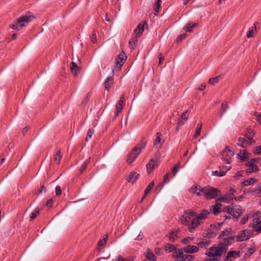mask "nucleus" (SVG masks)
Segmentation results:
<instances>
[{"label": "nucleus", "instance_id": "obj_1", "mask_svg": "<svg viewBox=\"0 0 261 261\" xmlns=\"http://www.w3.org/2000/svg\"><path fill=\"white\" fill-rule=\"evenodd\" d=\"M35 18V16L30 12H27L21 15L11 24L10 27L13 29L20 30Z\"/></svg>", "mask_w": 261, "mask_h": 261}, {"label": "nucleus", "instance_id": "obj_2", "mask_svg": "<svg viewBox=\"0 0 261 261\" xmlns=\"http://www.w3.org/2000/svg\"><path fill=\"white\" fill-rule=\"evenodd\" d=\"M146 143V139L142 138L140 143L128 154L127 162L128 164H131L136 160L141 152L142 149L145 147Z\"/></svg>", "mask_w": 261, "mask_h": 261}, {"label": "nucleus", "instance_id": "obj_3", "mask_svg": "<svg viewBox=\"0 0 261 261\" xmlns=\"http://www.w3.org/2000/svg\"><path fill=\"white\" fill-rule=\"evenodd\" d=\"M206 199H215L220 194V191L214 187H204L201 189Z\"/></svg>", "mask_w": 261, "mask_h": 261}, {"label": "nucleus", "instance_id": "obj_4", "mask_svg": "<svg viewBox=\"0 0 261 261\" xmlns=\"http://www.w3.org/2000/svg\"><path fill=\"white\" fill-rule=\"evenodd\" d=\"M186 253L181 249H177L175 254L172 255L173 258L177 259V261H192L194 259V256L193 255Z\"/></svg>", "mask_w": 261, "mask_h": 261}, {"label": "nucleus", "instance_id": "obj_5", "mask_svg": "<svg viewBox=\"0 0 261 261\" xmlns=\"http://www.w3.org/2000/svg\"><path fill=\"white\" fill-rule=\"evenodd\" d=\"M210 250V251L206 253L208 257H214L221 256L223 253L227 252V249L223 248L220 243L219 244V246L212 247Z\"/></svg>", "mask_w": 261, "mask_h": 261}, {"label": "nucleus", "instance_id": "obj_6", "mask_svg": "<svg viewBox=\"0 0 261 261\" xmlns=\"http://www.w3.org/2000/svg\"><path fill=\"white\" fill-rule=\"evenodd\" d=\"M234 155V152L228 147H226L222 152V159L226 164H230L231 162V158Z\"/></svg>", "mask_w": 261, "mask_h": 261}, {"label": "nucleus", "instance_id": "obj_7", "mask_svg": "<svg viewBox=\"0 0 261 261\" xmlns=\"http://www.w3.org/2000/svg\"><path fill=\"white\" fill-rule=\"evenodd\" d=\"M238 142H239L237 143L238 145L243 148H245L247 146L251 145L254 142V141L251 137L247 136V138H239Z\"/></svg>", "mask_w": 261, "mask_h": 261}, {"label": "nucleus", "instance_id": "obj_8", "mask_svg": "<svg viewBox=\"0 0 261 261\" xmlns=\"http://www.w3.org/2000/svg\"><path fill=\"white\" fill-rule=\"evenodd\" d=\"M243 211L240 205H234L233 204L231 211L230 212V215H231L233 218H238L241 214H242Z\"/></svg>", "mask_w": 261, "mask_h": 261}, {"label": "nucleus", "instance_id": "obj_9", "mask_svg": "<svg viewBox=\"0 0 261 261\" xmlns=\"http://www.w3.org/2000/svg\"><path fill=\"white\" fill-rule=\"evenodd\" d=\"M235 238L234 236L230 237L225 238L222 239V242H220V244L223 248H226L227 251L228 250V246L232 245L235 242Z\"/></svg>", "mask_w": 261, "mask_h": 261}, {"label": "nucleus", "instance_id": "obj_10", "mask_svg": "<svg viewBox=\"0 0 261 261\" xmlns=\"http://www.w3.org/2000/svg\"><path fill=\"white\" fill-rule=\"evenodd\" d=\"M159 164L160 162L158 159H150V162L146 165V168L148 173H150L153 169L158 167Z\"/></svg>", "mask_w": 261, "mask_h": 261}, {"label": "nucleus", "instance_id": "obj_11", "mask_svg": "<svg viewBox=\"0 0 261 261\" xmlns=\"http://www.w3.org/2000/svg\"><path fill=\"white\" fill-rule=\"evenodd\" d=\"M126 58L127 57L125 55V53L123 51H122L116 59V64L121 68L124 64Z\"/></svg>", "mask_w": 261, "mask_h": 261}, {"label": "nucleus", "instance_id": "obj_12", "mask_svg": "<svg viewBox=\"0 0 261 261\" xmlns=\"http://www.w3.org/2000/svg\"><path fill=\"white\" fill-rule=\"evenodd\" d=\"M234 231L232 230L231 228H229L224 229L222 231L219 236L218 239H222L225 238L230 237L234 236Z\"/></svg>", "mask_w": 261, "mask_h": 261}, {"label": "nucleus", "instance_id": "obj_13", "mask_svg": "<svg viewBox=\"0 0 261 261\" xmlns=\"http://www.w3.org/2000/svg\"><path fill=\"white\" fill-rule=\"evenodd\" d=\"M139 175L140 174L136 172H131L129 173L126 177V180L128 182L131 183L132 184H134L138 179Z\"/></svg>", "mask_w": 261, "mask_h": 261}, {"label": "nucleus", "instance_id": "obj_14", "mask_svg": "<svg viewBox=\"0 0 261 261\" xmlns=\"http://www.w3.org/2000/svg\"><path fill=\"white\" fill-rule=\"evenodd\" d=\"M180 249L184 250V252H185L186 253H194L199 251L198 247L194 245H187L186 247Z\"/></svg>", "mask_w": 261, "mask_h": 261}, {"label": "nucleus", "instance_id": "obj_15", "mask_svg": "<svg viewBox=\"0 0 261 261\" xmlns=\"http://www.w3.org/2000/svg\"><path fill=\"white\" fill-rule=\"evenodd\" d=\"M247 232L246 230H244L240 231V233L237 236H234V238L236 239L237 242H242L246 241L249 239V237L246 235V232Z\"/></svg>", "mask_w": 261, "mask_h": 261}, {"label": "nucleus", "instance_id": "obj_16", "mask_svg": "<svg viewBox=\"0 0 261 261\" xmlns=\"http://www.w3.org/2000/svg\"><path fill=\"white\" fill-rule=\"evenodd\" d=\"M200 220L196 217L192 220L190 225L188 227V230L190 232H193L195 230V228L200 225Z\"/></svg>", "mask_w": 261, "mask_h": 261}, {"label": "nucleus", "instance_id": "obj_17", "mask_svg": "<svg viewBox=\"0 0 261 261\" xmlns=\"http://www.w3.org/2000/svg\"><path fill=\"white\" fill-rule=\"evenodd\" d=\"M147 25L146 22H143V23H139L137 28L134 30V33L136 36L140 37L142 34L144 30L145 25Z\"/></svg>", "mask_w": 261, "mask_h": 261}, {"label": "nucleus", "instance_id": "obj_18", "mask_svg": "<svg viewBox=\"0 0 261 261\" xmlns=\"http://www.w3.org/2000/svg\"><path fill=\"white\" fill-rule=\"evenodd\" d=\"M245 166L248 167L247 169V173L256 172L259 170L258 166L250 161L246 163Z\"/></svg>", "mask_w": 261, "mask_h": 261}, {"label": "nucleus", "instance_id": "obj_19", "mask_svg": "<svg viewBox=\"0 0 261 261\" xmlns=\"http://www.w3.org/2000/svg\"><path fill=\"white\" fill-rule=\"evenodd\" d=\"M114 78L113 75L107 77L104 82L105 90L109 91L110 87L114 84Z\"/></svg>", "mask_w": 261, "mask_h": 261}, {"label": "nucleus", "instance_id": "obj_20", "mask_svg": "<svg viewBox=\"0 0 261 261\" xmlns=\"http://www.w3.org/2000/svg\"><path fill=\"white\" fill-rule=\"evenodd\" d=\"M180 231L179 229L175 231H172L169 233V239L172 242H174L178 238V233Z\"/></svg>", "mask_w": 261, "mask_h": 261}, {"label": "nucleus", "instance_id": "obj_21", "mask_svg": "<svg viewBox=\"0 0 261 261\" xmlns=\"http://www.w3.org/2000/svg\"><path fill=\"white\" fill-rule=\"evenodd\" d=\"M257 22H255L253 24V25L249 28V31H248L247 33V38H249L251 37H252L255 33L256 32V24H257Z\"/></svg>", "mask_w": 261, "mask_h": 261}, {"label": "nucleus", "instance_id": "obj_22", "mask_svg": "<svg viewBox=\"0 0 261 261\" xmlns=\"http://www.w3.org/2000/svg\"><path fill=\"white\" fill-rule=\"evenodd\" d=\"M203 189V188L200 186H195L194 187H192L191 189V191L194 194H196L198 196H203V194L202 193V191H201V189Z\"/></svg>", "mask_w": 261, "mask_h": 261}, {"label": "nucleus", "instance_id": "obj_23", "mask_svg": "<svg viewBox=\"0 0 261 261\" xmlns=\"http://www.w3.org/2000/svg\"><path fill=\"white\" fill-rule=\"evenodd\" d=\"M180 221L182 224L188 226V227H189V225H190L191 223V217L187 216H181Z\"/></svg>", "mask_w": 261, "mask_h": 261}, {"label": "nucleus", "instance_id": "obj_24", "mask_svg": "<svg viewBox=\"0 0 261 261\" xmlns=\"http://www.w3.org/2000/svg\"><path fill=\"white\" fill-rule=\"evenodd\" d=\"M237 158L240 159L242 161H245L248 158V153L246 150L240 151L237 154Z\"/></svg>", "mask_w": 261, "mask_h": 261}, {"label": "nucleus", "instance_id": "obj_25", "mask_svg": "<svg viewBox=\"0 0 261 261\" xmlns=\"http://www.w3.org/2000/svg\"><path fill=\"white\" fill-rule=\"evenodd\" d=\"M210 240L202 239L201 241L197 243V245L200 248H206L210 245Z\"/></svg>", "mask_w": 261, "mask_h": 261}, {"label": "nucleus", "instance_id": "obj_26", "mask_svg": "<svg viewBox=\"0 0 261 261\" xmlns=\"http://www.w3.org/2000/svg\"><path fill=\"white\" fill-rule=\"evenodd\" d=\"M257 180L253 178H250L247 180H244L242 182V186H247L249 185H253L256 182Z\"/></svg>", "mask_w": 261, "mask_h": 261}, {"label": "nucleus", "instance_id": "obj_27", "mask_svg": "<svg viewBox=\"0 0 261 261\" xmlns=\"http://www.w3.org/2000/svg\"><path fill=\"white\" fill-rule=\"evenodd\" d=\"M222 205L221 203L217 202L213 207V213L215 215H217L221 211V207Z\"/></svg>", "mask_w": 261, "mask_h": 261}, {"label": "nucleus", "instance_id": "obj_28", "mask_svg": "<svg viewBox=\"0 0 261 261\" xmlns=\"http://www.w3.org/2000/svg\"><path fill=\"white\" fill-rule=\"evenodd\" d=\"M232 200V198L230 197V196L228 195L227 194L222 196L216 200V201H220V202H225L226 203L230 202V201Z\"/></svg>", "mask_w": 261, "mask_h": 261}, {"label": "nucleus", "instance_id": "obj_29", "mask_svg": "<svg viewBox=\"0 0 261 261\" xmlns=\"http://www.w3.org/2000/svg\"><path fill=\"white\" fill-rule=\"evenodd\" d=\"M210 214V212L206 210H203L197 216L200 220L205 219L207 216Z\"/></svg>", "mask_w": 261, "mask_h": 261}, {"label": "nucleus", "instance_id": "obj_30", "mask_svg": "<svg viewBox=\"0 0 261 261\" xmlns=\"http://www.w3.org/2000/svg\"><path fill=\"white\" fill-rule=\"evenodd\" d=\"M228 108V106L227 102H226V101L223 102L221 105V108L220 113V117H222V116L226 112V111H227Z\"/></svg>", "mask_w": 261, "mask_h": 261}, {"label": "nucleus", "instance_id": "obj_31", "mask_svg": "<svg viewBox=\"0 0 261 261\" xmlns=\"http://www.w3.org/2000/svg\"><path fill=\"white\" fill-rule=\"evenodd\" d=\"M231 166L227 167L225 166H222L221 167H219L220 175L221 176H223L224 175H225V174L227 173V172L228 171L231 169Z\"/></svg>", "mask_w": 261, "mask_h": 261}, {"label": "nucleus", "instance_id": "obj_32", "mask_svg": "<svg viewBox=\"0 0 261 261\" xmlns=\"http://www.w3.org/2000/svg\"><path fill=\"white\" fill-rule=\"evenodd\" d=\"M196 25V23L189 22L184 27V30L187 32H191L192 29Z\"/></svg>", "mask_w": 261, "mask_h": 261}, {"label": "nucleus", "instance_id": "obj_33", "mask_svg": "<svg viewBox=\"0 0 261 261\" xmlns=\"http://www.w3.org/2000/svg\"><path fill=\"white\" fill-rule=\"evenodd\" d=\"M138 36H135L134 37H133L129 41V45L130 46V49H134L135 46H136L137 42H138Z\"/></svg>", "mask_w": 261, "mask_h": 261}, {"label": "nucleus", "instance_id": "obj_34", "mask_svg": "<svg viewBox=\"0 0 261 261\" xmlns=\"http://www.w3.org/2000/svg\"><path fill=\"white\" fill-rule=\"evenodd\" d=\"M239 251H230L227 253V255L229 258H236L237 257H239L240 256Z\"/></svg>", "mask_w": 261, "mask_h": 261}, {"label": "nucleus", "instance_id": "obj_35", "mask_svg": "<svg viewBox=\"0 0 261 261\" xmlns=\"http://www.w3.org/2000/svg\"><path fill=\"white\" fill-rule=\"evenodd\" d=\"M90 159L89 158L84 162V163L82 164V165L81 166L80 169L81 174H82L83 173V172L85 171V170L87 168L88 165L90 163Z\"/></svg>", "mask_w": 261, "mask_h": 261}, {"label": "nucleus", "instance_id": "obj_36", "mask_svg": "<svg viewBox=\"0 0 261 261\" xmlns=\"http://www.w3.org/2000/svg\"><path fill=\"white\" fill-rule=\"evenodd\" d=\"M161 3L162 0H156V2L154 4L153 6V9L155 12V13H154L155 15H157L159 12V10L161 8Z\"/></svg>", "mask_w": 261, "mask_h": 261}, {"label": "nucleus", "instance_id": "obj_37", "mask_svg": "<svg viewBox=\"0 0 261 261\" xmlns=\"http://www.w3.org/2000/svg\"><path fill=\"white\" fill-rule=\"evenodd\" d=\"M40 214V210L38 207L36 208L31 213L30 216V221L34 220Z\"/></svg>", "mask_w": 261, "mask_h": 261}, {"label": "nucleus", "instance_id": "obj_38", "mask_svg": "<svg viewBox=\"0 0 261 261\" xmlns=\"http://www.w3.org/2000/svg\"><path fill=\"white\" fill-rule=\"evenodd\" d=\"M154 185V183L153 181L151 182L149 184V185L147 186V187L145 190L144 197H146V195H148L150 193V191L152 190Z\"/></svg>", "mask_w": 261, "mask_h": 261}, {"label": "nucleus", "instance_id": "obj_39", "mask_svg": "<svg viewBox=\"0 0 261 261\" xmlns=\"http://www.w3.org/2000/svg\"><path fill=\"white\" fill-rule=\"evenodd\" d=\"M164 249L165 251H169V252H172L173 251H175L176 252L177 251L175 246L171 244H168L166 245Z\"/></svg>", "mask_w": 261, "mask_h": 261}, {"label": "nucleus", "instance_id": "obj_40", "mask_svg": "<svg viewBox=\"0 0 261 261\" xmlns=\"http://www.w3.org/2000/svg\"><path fill=\"white\" fill-rule=\"evenodd\" d=\"M71 66V71L72 73L75 74L77 70H80L79 66L74 62H72Z\"/></svg>", "mask_w": 261, "mask_h": 261}, {"label": "nucleus", "instance_id": "obj_41", "mask_svg": "<svg viewBox=\"0 0 261 261\" xmlns=\"http://www.w3.org/2000/svg\"><path fill=\"white\" fill-rule=\"evenodd\" d=\"M146 257L149 261H156V257L152 252H148Z\"/></svg>", "mask_w": 261, "mask_h": 261}, {"label": "nucleus", "instance_id": "obj_42", "mask_svg": "<svg viewBox=\"0 0 261 261\" xmlns=\"http://www.w3.org/2000/svg\"><path fill=\"white\" fill-rule=\"evenodd\" d=\"M170 174V173H168L164 176L163 181V182H161L159 184V186L163 187L165 184L167 183V182H168L169 181V176Z\"/></svg>", "mask_w": 261, "mask_h": 261}, {"label": "nucleus", "instance_id": "obj_43", "mask_svg": "<svg viewBox=\"0 0 261 261\" xmlns=\"http://www.w3.org/2000/svg\"><path fill=\"white\" fill-rule=\"evenodd\" d=\"M161 136H162V134L158 132L156 133V138L154 140V142H153L154 145H156L161 142Z\"/></svg>", "mask_w": 261, "mask_h": 261}, {"label": "nucleus", "instance_id": "obj_44", "mask_svg": "<svg viewBox=\"0 0 261 261\" xmlns=\"http://www.w3.org/2000/svg\"><path fill=\"white\" fill-rule=\"evenodd\" d=\"M221 77V75L216 76L214 77L211 78L209 79L208 83L210 84L214 85L218 82V81Z\"/></svg>", "mask_w": 261, "mask_h": 261}, {"label": "nucleus", "instance_id": "obj_45", "mask_svg": "<svg viewBox=\"0 0 261 261\" xmlns=\"http://www.w3.org/2000/svg\"><path fill=\"white\" fill-rule=\"evenodd\" d=\"M61 152L60 150H58L57 151L55 155L54 156V160L56 162L57 164H59L61 159V156L60 155Z\"/></svg>", "mask_w": 261, "mask_h": 261}, {"label": "nucleus", "instance_id": "obj_46", "mask_svg": "<svg viewBox=\"0 0 261 261\" xmlns=\"http://www.w3.org/2000/svg\"><path fill=\"white\" fill-rule=\"evenodd\" d=\"M180 168V163H178L172 169V173L173 176H175L176 174L178 171L179 169Z\"/></svg>", "mask_w": 261, "mask_h": 261}, {"label": "nucleus", "instance_id": "obj_47", "mask_svg": "<svg viewBox=\"0 0 261 261\" xmlns=\"http://www.w3.org/2000/svg\"><path fill=\"white\" fill-rule=\"evenodd\" d=\"M94 133V131L93 129H89L88 130L87 134V137L86 138V141H88L89 139H90L92 135H93Z\"/></svg>", "mask_w": 261, "mask_h": 261}, {"label": "nucleus", "instance_id": "obj_48", "mask_svg": "<svg viewBox=\"0 0 261 261\" xmlns=\"http://www.w3.org/2000/svg\"><path fill=\"white\" fill-rule=\"evenodd\" d=\"M201 130V124H198V125L197 126L196 130V132H195V133L194 135V138H196L200 135Z\"/></svg>", "mask_w": 261, "mask_h": 261}, {"label": "nucleus", "instance_id": "obj_49", "mask_svg": "<svg viewBox=\"0 0 261 261\" xmlns=\"http://www.w3.org/2000/svg\"><path fill=\"white\" fill-rule=\"evenodd\" d=\"M90 37L91 41L93 43H95L97 42L96 35L95 31H93L92 32L91 34L90 35Z\"/></svg>", "mask_w": 261, "mask_h": 261}, {"label": "nucleus", "instance_id": "obj_50", "mask_svg": "<svg viewBox=\"0 0 261 261\" xmlns=\"http://www.w3.org/2000/svg\"><path fill=\"white\" fill-rule=\"evenodd\" d=\"M107 240V236H106V238L100 240L97 244L98 247H101L104 246V245L106 244V241Z\"/></svg>", "mask_w": 261, "mask_h": 261}, {"label": "nucleus", "instance_id": "obj_51", "mask_svg": "<svg viewBox=\"0 0 261 261\" xmlns=\"http://www.w3.org/2000/svg\"><path fill=\"white\" fill-rule=\"evenodd\" d=\"M216 235L215 233L211 229H208L207 230V233L206 237L207 238H212Z\"/></svg>", "mask_w": 261, "mask_h": 261}, {"label": "nucleus", "instance_id": "obj_52", "mask_svg": "<svg viewBox=\"0 0 261 261\" xmlns=\"http://www.w3.org/2000/svg\"><path fill=\"white\" fill-rule=\"evenodd\" d=\"M224 222L217 223L211 225V227L215 229H219L220 227L223 224Z\"/></svg>", "mask_w": 261, "mask_h": 261}, {"label": "nucleus", "instance_id": "obj_53", "mask_svg": "<svg viewBox=\"0 0 261 261\" xmlns=\"http://www.w3.org/2000/svg\"><path fill=\"white\" fill-rule=\"evenodd\" d=\"M233 204L229 206H226L223 208V212L228 213L230 215V212L231 211Z\"/></svg>", "mask_w": 261, "mask_h": 261}, {"label": "nucleus", "instance_id": "obj_54", "mask_svg": "<svg viewBox=\"0 0 261 261\" xmlns=\"http://www.w3.org/2000/svg\"><path fill=\"white\" fill-rule=\"evenodd\" d=\"M236 192V191L233 189H230L228 190V193L227 194L229 196H230V197L232 198V199L233 200L234 198L236 199V197H234L233 195L234 193Z\"/></svg>", "mask_w": 261, "mask_h": 261}, {"label": "nucleus", "instance_id": "obj_55", "mask_svg": "<svg viewBox=\"0 0 261 261\" xmlns=\"http://www.w3.org/2000/svg\"><path fill=\"white\" fill-rule=\"evenodd\" d=\"M185 213L186 215H188V216H189L191 218V217H194L196 215V213L195 212L192 211L191 210L186 211H185Z\"/></svg>", "mask_w": 261, "mask_h": 261}, {"label": "nucleus", "instance_id": "obj_56", "mask_svg": "<svg viewBox=\"0 0 261 261\" xmlns=\"http://www.w3.org/2000/svg\"><path fill=\"white\" fill-rule=\"evenodd\" d=\"M194 239V237H185L181 240V243L184 244H188L189 242V240H192Z\"/></svg>", "mask_w": 261, "mask_h": 261}, {"label": "nucleus", "instance_id": "obj_57", "mask_svg": "<svg viewBox=\"0 0 261 261\" xmlns=\"http://www.w3.org/2000/svg\"><path fill=\"white\" fill-rule=\"evenodd\" d=\"M187 36V34L186 33H184V34H182L181 35H180L179 36H178L176 39V41L177 42H180L182 40H183L184 39H185L186 38Z\"/></svg>", "mask_w": 261, "mask_h": 261}, {"label": "nucleus", "instance_id": "obj_58", "mask_svg": "<svg viewBox=\"0 0 261 261\" xmlns=\"http://www.w3.org/2000/svg\"><path fill=\"white\" fill-rule=\"evenodd\" d=\"M56 190V194L57 196H60L62 194V190L60 186H57L55 188Z\"/></svg>", "mask_w": 261, "mask_h": 261}, {"label": "nucleus", "instance_id": "obj_59", "mask_svg": "<svg viewBox=\"0 0 261 261\" xmlns=\"http://www.w3.org/2000/svg\"><path fill=\"white\" fill-rule=\"evenodd\" d=\"M254 115L256 117L257 121L261 124V114H258L257 112L254 113Z\"/></svg>", "mask_w": 261, "mask_h": 261}, {"label": "nucleus", "instance_id": "obj_60", "mask_svg": "<svg viewBox=\"0 0 261 261\" xmlns=\"http://www.w3.org/2000/svg\"><path fill=\"white\" fill-rule=\"evenodd\" d=\"M254 153L256 154H261V146L255 147Z\"/></svg>", "mask_w": 261, "mask_h": 261}, {"label": "nucleus", "instance_id": "obj_61", "mask_svg": "<svg viewBox=\"0 0 261 261\" xmlns=\"http://www.w3.org/2000/svg\"><path fill=\"white\" fill-rule=\"evenodd\" d=\"M117 261H134L133 259H127L126 258L123 257L122 256L119 255L117 257Z\"/></svg>", "mask_w": 261, "mask_h": 261}, {"label": "nucleus", "instance_id": "obj_62", "mask_svg": "<svg viewBox=\"0 0 261 261\" xmlns=\"http://www.w3.org/2000/svg\"><path fill=\"white\" fill-rule=\"evenodd\" d=\"M255 251V249L254 247L249 248L247 251L246 254L250 256L252 255Z\"/></svg>", "mask_w": 261, "mask_h": 261}, {"label": "nucleus", "instance_id": "obj_63", "mask_svg": "<svg viewBox=\"0 0 261 261\" xmlns=\"http://www.w3.org/2000/svg\"><path fill=\"white\" fill-rule=\"evenodd\" d=\"M248 220V217L247 215H246L242 218V219L241 221V223L242 224H245L247 222Z\"/></svg>", "mask_w": 261, "mask_h": 261}, {"label": "nucleus", "instance_id": "obj_64", "mask_svg": "<svg viewBox=\"0 0 261 261\" xmlns=\"http://www.w3.org/2000/svg\"><path fill=\"white\" fill-rule=\"evenodd\" d=\"M211 257H206L205 260V261H219V259H218L217 258L213 257L211 258Z\"/></svg>", "mask_w": 261, "mask_h": 261}]
</instances>
